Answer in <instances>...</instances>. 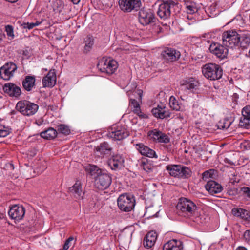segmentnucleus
I'll return each instance as SVG.
<instances>
[{"instance_id":"14","label":"nucleus","mask_w":250,"mask_h":250,"mask_svg":"<svg viewBox=\"0 0 250 250\" xmlns=\"http://www.w3.org/2000/svg\"><path fill=\"white\" fill-rule=\"evenodd\" d=\"M3 90L5 93L10 97L19 99L21 94V88L16 84L12 83H7L3 86Z\"/></svg>"},{"instance_id":"43","label":"nucleus","mask_w":250,"mask_h":250,"mask_svg":"<svg viewBox=\"0 0 250 250\" xmlns=\"http://www.w3.org/2000/svg\"><path fill=\"white\" fill-rule=\"evenodd\" d=\"M157 142L166 144L168 143L169 142V138L166 134L161 132Z\"/></svg>"},{"instance_id":"50","label":"nucleus","mask_w":250,"mask_h":250,"mask_svg":"<svg viewBox=\"0 0 250 250\" xmlns=\"http://www.w3.org/2000/svg\"><path fill=\"white\" fill-rule=\"evenodd\" d=\"M241 191L249 198H250V188L247 187H243L241 188Z\"/></svg>"},{"instance_id":"12","label":"nucleus","mask_w":250,"mask_h":250,"mask_svg":"<svg viewBox=\"0 0 250 250\" xmlns=\"http://www.w3.org/2000/svg\"><path fill=\"white\" fill-rule=\"evenodd\" d=\"M17 69V66L12 62L5 63L0 68V75L4 80H9L14 76V72Z\"/></svg>"},{"instance_id":"46","label":"nucleus","mask_w":250,"mask_h":250,"mask_svg":"<svg viewBox=\"0 0 250 250\" xmlns=\"http://www.w3.org/2000/svg\"><path fill=\"white\" fill-rule=\"evenodd\" d=\"M214 173L213 169H209V170L205 171L202 174V179L204 180H206L209 178L212 177Z\"/></svg>"},{"instance_id":"13","label":"nucleus","mask_w":250,"mask_h":250,"mask_svg":"<svg viewBox=\"0 0 250 250\" xmlns=\"http://www.w3.org/2000/svg\"><path fill=\"white\" fill-rule=\"evenodd\" d=\"M210 52L214 54L217 58L222 60L227 58L228 54L227 47L223 44H220L218 43H211L209 48Z\"/></svg>"},{"instance_id":"34","label":"nucleus","mask_w":250,"mask_h":250,"mask_svg":"<svg viewBox=\"0 0 250 250\" xmlns=\"http://www.w3.org/2000/svg\"><path fill=\"white\" fill-rule=\"evenodd\" d=\"M8 215L12 219L19 220L18 205H15L12 206L8 211Z\"/></svg>"},{"instance_id":"54","label":"nucleus","mask_w":250,"mask_h":250,"mask_svg":"<svg viewBox=\"0 0 250 250\" xmlns=\"http://www.w3.org/2000/svg\"><path fill=\"white\" fill-rule=\"evenodd\" d=\"M203 217L197 216L194 218H193V221L198 224H202L204 223V220L205 219V218L203 219Z\"/></svg>"},{"instance_id":"10","label":"nucleus","mask_w":250,"mask_h":250,"mask_svg":"<svg viewBox=\"0 0 250 250\" xmlns=\"http://www.w3.org/2000/svg\"><path fill=\"white\" fill-rule=\"evenodd\" d=\"M119 5L124 12H130L132 10L138 11L141 6L140 0H119Z\"/></svg>"},{"instance_id":"25","label":"nucleus","mask_w":250,"mask_h":250,"mask_svg":"<svg viewBox=\"0 0 250 250\" xmlns=\"http://www.w3.org/2000/svg\"><path fill=\"white\" fill-rule=\"evenodd\" d=\"M231 213L235 217L240 218L245 221L250 220V212L247 210L241 208H234L231 210Z\"/></svg>"},{"instance_id":"36","label":"nucleus","mask_w":250,"mask_h":250,"mask_svg":"<svg viewBox=\"0 0 250 250\" xmlns=\"http://www.w3.org/2000/svg\"><path fill=\"white\" fill-rule=\"evenodd\" d=\"M67 135L70 133L69 127L64 124H60L57 126V132Z\"/></svg>"},{"instance_id":"49","label":"nucleus","mask_w":250,"mask_h":250,"mask_svg":"<svg viewBox=\"0 0 250 250\" xmlns=\"http://www.w3.org/2000/svg\"><path fill=\"white\" fill-rule=\"evenodd\" d=\"M25 212V208L22 206H18V217L19 220H21L24 216Z\"/></svg>"},{"instance_id":"40","label":"nucleus","mask_w":250,"mask_h":250,"mask_svg":"<svg viewBox=\"0 0 250 250\" xmlns=\"http://www.w3.org/2000/svg\"><path fill=\"white\" fill-rule=\"evenodd\" d=\"M10 131L8 127L0 124V137H4L8 135Z\"/></svg>"},{"instance_id":"55","label":"nucleus","mask_w":250,"mask_h":250,"mask_svg":"<svg viewBox=\"0 0 250 250\" xmlns=\"http://www.w3.org/2000/svg\"><path fill=\"white\" fill-rule=\"evenodd\" d=\"M91 198L92 199V202L91 203V206H95L97 204V201L98 200L97 197L96 195H92L91 196Z\"/></svg>"},{"instance_id":"41","label":"nucleus","mask_w":250,"mask_h":250,"mask_svg":"<svg viewBox=\"0 0 250 250\" xmlns=\"http://www.w3.org/2000/svg\"><path fill=\"white\" fill-rule=\"evenodd\" d=\"M41 23V22H40L38 21H37L35 23L24 22L21 24V26L24 29L27 28V29H28L30 30V29L33 28L34 27H35L36 26L39 25Z\"/></svg>"},{"instance_id":"42","label":"nucleus","mask_w":250,"mask_h":250,"mask_svg":"<svg viewBox=\"0 0 250 250\" xmlns=\"http://www.w3.org/2000/svg\"><path fill=\"white\" fill-rule=\"evenodd\" d=\"M142 166L144 170L147 172L152 171L154 166L148 162H142Z\"/></svg>"},{"instance_id":"48","label":"nucleus","mask_w":250,"mask_h":250,"mask_svg":"<svg viewBox=\"0 0 250 250\" xmlns=\"http://www.w3.org/2000/svg\"><path fill=\"white\" fill-rule=\"evenodd\" d=\"M74 238L72 236L69 237L66 240L62 250H67L70 246L71 242L74 240Z\"/></svg>"},{"instance_id":"31","label":"nucleus","mask_w":250,"mask_h":250,"mask_svg":"<svg viewBox=\"0 0 250 250\" xmlns=\"http://www.w3.org/2000/svg\"><path fill=\"white\" fill-rule=\"evenodd\" d=\"M157 235H145L143 239V245L147 249L153 246L157 240Z\"/></svg>"},{"instance_id":"64","label":"nucleus","mask_w":250,"mask_h":250,"mask_svg":"<svg viewBox=\"0 0 250 250\" xmlns=\"http://www.w3.org/2000/svg\"><path fill=\"white\" fill-rule=\"evenodd\" d=\"M243 234H250V229L245 231Z\"/></svg>"},{"instance_id":"3","label":"nucleus","mask_w":250,"mask_h":250,"mask_svg":"<svg viewBox=\"0 0 250 250\" xmlns=\"http://www.w3.org/2000/svg\"><path fill=\"white\" fill-rule=\"evenodd\" d=\"M240 34L234 30H229L223 32L222 43L227 47L237 49L240 41Z\"/></svg>"},{"instance_id":"20","label":"nucleus","mask_w":250,"mask_h":250,"mask_svg":"<svg viewBox=\"0 0 250 250\" xmlns=\"http://www.w3.org/2000/svg\"><path fill=\"white\" fill-rule=\"evenodd\" d=\"M136 148L142 155L150 158H157L155 151L150 149L143 144L139 143L136 145Z\"/></svg>"},{"instance_id":"45","label":"nucleus","mask_w":250,"mask_h":250,"mask_svg":"<svg viewBox=\"0 0 250 250\" xmlns=\"http://www.w3.org/2000/svg\"><path fill=\"white\" fill-rule=\"evenodd\" d=\"M129 106L133 109V112L135 111V109L140 108L138 102L135 99H131L130 100Z\"/></svg>"},{"instance_id":"28","label":"nucleus","mask_w":250,"mask_h":250,"mask_svg":"<svg viewBox=\"0 0 250 250\" xmlns=\"http://www.w3.org/2000/svg\"><path fill=\"white\" fill-rule=\"evenodd\" d=\"M240 41L238 42L237 49L242 48L245 49L247 48L250 44V36L246 34H240Z\"/></svg>"},{"instance_id":"44","label":"nucleus","mask_w":250,"mask_h":250,"mask_svg":"<svg viewBox=\"0 0 250 250\" xmlns=\"http://www.w3.org/2000/svg\"><path fill=\"white\" fill-rule=\"evenodd\" d=\"M186 8L188 10V13L189 14L194 13L197 11L195 4L191 2H188L186 4Z\"/></svg>"},{"instance_id":"57","label":"nucleus","mask_w":250,"mask_h":250,"mask_svg":"<svg viewBox=\"0 0 250 250\" xmlns=\"http://www.w3.org/2000/svg\"><path fill=\"white\" fill-rule=\"evenodd\" d=\"M245 241L250 244V235H244Z\"/></svg>"},{"instance_id":"23","label":"nucleus","mask_w":250,"mask_h":250,"mask_svg":"<svg viewBox=\"0 0 250 250\" xmlns=\"http://www.w3.org/2000/svg\"><path fill=\"white\" fill-rule=\"evenodd\" d=\"M35 77L34 76H26L22 82V85L23 88L27 91L29 92L35 87Z\"/></svg>"},{"instance_id":"22","label":"nucleus","mask_w":250,"mask_h":250,"mask_svg":"<svg viewBox=\"0 0 250 250\" xmlns=\"http://www.w3.org/2000/svg\"><path fill=\"white\" fill-rule=\"evenodd\" d=\"M151 112L152 114L158 118L164 119L170 117V113L165 106L158 105L157 107L154 108Z\"/></svg>"},{"instance_id":"1","label":"nucleus","mask_w":250,"mask_h":250,"mask_svg":"<svg viewBox=\"0 0 250 250\" xmlns=\"http://www.w3.org/2000/svg\"><path fill=\"white\" fill-rule=\"evenodd\" d=\"M177 209L181 211L182 215L188 217L197 214V207L191 200L186 198H181L176 206Z\"/></svg>"},{"instance_id":"2","label":"nucleus","mask_w":250,"mask_h":250,"mask_svg":"<svg viewBox=\"0 0 250 250\" xmlns=\"http://www.w3.org/2000/svg\"><path fill=\"white\" fill-rule=\"evenodd\" d=\"M202 71L207 79L212 81L220 79L223 75L222 69L215 63L206 64L202 67Z\"/></svg>"},{"instance_id":"39","label":"nucleus","mask_w":250,"mask_h":250,"mask_svg":"<svg viewBox=\"0 0 250 250\" xmlns=\"http://www.w3.org/2000/svg\"><path fill=\"white\" fill-rule=\"evenodd\" d=\"M231 124L230 122L228 119H224L223 122L220 121L218 125V127L220 129H227L228 128Z\"/></svg>"},{"instance_id":"4","label":"nucleus","mask_w":250,"mask_h":250,"mask_svg":"<svg viewBox=\"0 0 250 250\" xmlns=\"http://www.w3.org/2000/svg\"><path fill=\"white\" fill-rule=\"evenodd\" d=\"M119 208L124 212H129L134 208L135 199L134 197L128 193H124L119 196L117 200Z\"/></svg>"},{"instance_id":"27","label":"nucleus","mask_w":250,"mask_h":250,"mask_svg":"<svg viewBox=\"0 0 250 250\" xmlns=\"http://www.w3.org/2000/svg\"><path fill=\"white\" fill-rule=\"evenodd\" d=\"M71 194H72L76 199H82V186L80 182L77 181L76 183L69 189Z\"/></svg>"},{"instance_id":"60","label":"nucleus","mask_w":250,"mask_h":250,"mask_svg":"<svg viewBox=\"0 0 250 250\" xmlns=\"http://www.w3.org/2000/svg\"><path fill=\"white\" fill-rule=\"evenodd\" d=\"M235 250H248L247 249L244 247L239 246L236 248Z\"/></svg>"},{"instance_id":"26","label":"nucleus","mask_w":250,"mask_h":250,"mask_svg":"<svg viewBox=\"0 0 250 250\" xmlns=\"http://www.w3.org/2000/svg\"><path fill=\"white\" fill-rule=\"evenodd\" d=\"M182 249L181 242L175 240L167 242L163 246V250H182Z\"/></svg>"},{"instance_id":"32","label":"nucleus","mask_w":250,"mask_h":250,"mask_svg":"<svg viewBox=\"0 0 250 250\" xmlns=\"http://www.w3.org/2000/svg\"><path fill=\"white\" fill-rule=\"evenodd\" d=\"M181 167V165H168L166 169L171 176L180 177Z\"/></svg>"},{"instance_id":"33","label":"nucleus","mask_w":250,"mask_h":250,"mask_svg":"<svg viewBox=\"0 0 250 250\" xmlns=\"http://www.w3.org/2000/svg\"><path fill=\"white\" fill-rule=\"evenodd\" d=\"M86 170L91 175L94 174L99 175L104 170L100 169L97 166L93 165H89L86 168Z\"/></svg>"},{"instance_id":"5","label":"nucleus","mask_w":250,"mask_h":250,"mask_svg":"<svg viewBox=\"0 0 250 250\" xmlns=\"http://www.w3.org/2000/svg\"><path fill=\"white\" fill-rule=\"evenodd\" d=\"M39 106L27 100L19 101L16 105V109L24 116H31L35 114L38 111Z\"/></svg>"},{"instance_id":"8","label":"nucleus","mask_w":250,"mask_h":250,"mask_svg":"<svg viewBox=\"0 0 250 250\" xmlns=\"http://www.w3.org/2000/svg\"><path fill=\"white\" fill-rule=\"evenodd\" d=\"M112 182L111 175L104 170L95 177V185L97 188L101 190L107 189Z\"/></svg>"},{"instance_id":"47","label":"nucleus","mask_w":250,"mask_h":250,"mask_svg":"<svg viewBox=\"0 0 250 250\" xmlns=\"http://www.w3.org/2000/svg\"><path fill=\"white\" fill-rule=\"evenodd\" d=\"M5 31L8 37L13 38L14 35L13 33V28L12 25H8L5 26Z\"/></svg>"},{"instance_id":"7","label":"nucleus","mask_w":250,"mask_h":250,"mask_svg":"<svg viewBox=\"0 0 250 250\" xmlns=\"http://www.w3.org/2000/svg\"><path fill=\"white\" fill-rule=\"evenodd\" d=\"M129 135V132L125 126L114 125L108 130L107 136L114 140H122L127 138Z\"/></svg>"},{"instance_id":"35","label":"nucleus","mask_w":250,"mask_h":250,"mask_svg":"<svg viewBox=\"0 0 250 250\" xmlns=\"http://www.w3.org/2000/svg\"><path fill=\"white\" fill-rule=\"evenodd\" d=\"M191 170L186 166L181 167L180 177L188 178L191 176Z\"/></svg>"},{"instance_id":"38","label":"nucleus","mask_w":250,"mask_h":250,"mask_svg":"<svg viewBox=\"0 0 250 250\" xmlns=\"http://www.w3.org/2000/svg\"><path fill=\"white\" fill-rule=\"evenodd\" d=\"M169 104L170 107L173 110L178 111L180 109V105L179 104V102L173 96L170 97Z\"/></svg>"},{"instance_id":"51","label":"nucleus","mask_w":250,"mask_h":250,"mask_svg":"<svg viewBox=\"0 0 250 250\" xmlns=\"http://www.w3.org/2000/svg\"><path fill=\"white\" fill-rule=\"evenodd\" d=\"M240 147L245 150L250 149V142L249 141H245L241 143Z\"/></svg>"},{"instance_id":"59","label":"nucleus","mask_w":250,"mask_h":250,"mask_svg":"<svg viewBox=\"0 0 250 250\" xmlns=\"http://www.w3.org/2000/svg\"><path fill=\"white\" fill-rule=\"evenodd\" d=\"M143 91L141 90H138V94L139 96V99L141 100L142 97Z\"/></svg>"},{"instance_id":"58","label":"nucleus","mask_w":250,"mask_h":250,"mask_svg":"<svg viewBox=\"0 0 250 250\" xmlns=\"http://www.w3.org/2000/svg\"><path fill=\"white\" fill-rule=\"evenodd\" d=\"M43 123V120L42 119H41V120L37 121L36 123L38 125H42Z\"/></svg>"},{"instance_id":"19","label":"nucleus","mask_w":250,"mask_h":250,"mask_svg":"<svg viewBox=\"0 0 250 250\" xmlns=\"http://www.w3.org/2000/svg\"><path fill=\"white\" fill-rule=\"evenodd\" d=\"M43 87H52L56 83V76L54 70H50L47 74L43 77L42 81Z\"/></svg>"},{"instance_id":"37","label":"nucleus","mask_w":250,"mask_h":250,"mask_svg":"<svg viewBox=\"0 0 250 250\" xmlns=\"http://www.w3.org/2000/svg\"><path fill=\"white\" fill-rule=\"evenodd\" d=\"M161 131L157 129H153L150 130L147 133V135L150 139H152L153 141H157L159 135L161 134Z\"/></svg>"},{"instance_id":"18","label":"nucleus","mask_w":250,"mask_h":250,"mask_svg":"<svg viewBox=\"0 0 250 250\" xmlns=\"http://www.w3.org/2000/svg\"><path fill=\"white\" fill-rule=\"evenodd\" d=\"M242 116L241 117L239 125L246 128L250 127V106H247L242 110Z\"/></svg>"},{"instance_id":"17","label":"nucleus","mask_w":250,"mask_h":250,"mask_svg":"<svg viewBox=\"0 0 250 250\" xmlns=\"http://www.w3.org/2000/svg\"><path fill=\"white\" fill-rule=\"evenodd\" d=\"M124 158L120 155H115L108 160V165L112 170L121 169L124 166Z\"/></svg>"},{"instance_id":"56","label":"nucleus","mask_w":250,"mask_h":250,"mask_svg":"<svg viewBox=\"0 0 250 250\" xmlns=\"http://www.w3.org/2000/svg\"><path fill=\"white\" fill-rule=\"evenodd\" d=\"M56 4L57 5V7L58 8H60L59 11V12H60L61 11V9L63 6V2L62 0H56Z\"/></svg>"},{"instance_id":"62","label":"nucleus","mask_w":250,"mask_h":250,"mask_svg":"<svg viewBox=\"0 0 250 250\" xmlns=\"http://www.w3.org/2000/svg\"><path fill=\"white\" fill-rule=\"evenodd\" d=\"M74 4H77L79 3L80 0H70Z\"/></svg>"},{"instance_id":"11","label":"nucleus","mask_w":250,"mask_h":250,"mask_svg":"<svg viewBox=\"0 0 250 250\" xmlns=\"http://www.w3.org/2000/svg\"><path fill=\"white\" fill-rule=\"evenodd\" d=\"M139 22L144 26L155 23L157 18L154 14L150 10H145L142 9L139 12Z\"/></svg>"},{"instance_id":"53","label":"nucleus","mask_w":250,"mask_h":250,"mask_svg":"<svg viewBox=\"0 0 250 250\" xmlns=\"http://www.w3.org/2000/svg\"><path fill=\"white\" fill-rule=\"evenodd\" d=\"M135 230L134 227L132 226H129L124 229L125 233L132 234Z\"/></svg>"},{"instance_id":"61","label":"nucleus","mask_w":250,"mask_h":250,"mask_svg":"<svg viewBox=\"0 0 250 250\" xmlns=\"http://www.w3.org/2000/svg\"><path fill=\"white\" fill-rule=\"evenodd\" d=\"M31 228H28V227H26V229H25L24 230V232H25V233H29V232H30L31 231Z\"/></svg>"},{"instance_id":"16","label":"nucleus","mask_w":250,"mask_h":250,"mask_svg":"<svg viewBox=\"0 0 250 250\" xmlns=\"http://www.w3.org/2000/svg\"><path fill=\"white\" fill-rule=\"evenodd\" d=\"M111 150L110 145L106 142L100 144L94 149L96 155L101 158L110 155Z\"/></svg>"},{"instance_id":"21","label":"nucleus","mask_w":250,"mask_h":250,"mask_svg":"<svg viewBox=\"0 0 250 250\" xmlns=\"http://www.w3.org/2000/svg\"><path fill=\"white\" fill-rule=\"evenodd\" d=\"M205 188L211 194L219 193L223 190L222 186L216 182L212 180L209 181L205 185Z\"/></svg>"},{"instance_id":"6","label":"nucleus","mask_w":250,"mask_h":250,"mask_svg":"<svg viewBox=\"0 0 250 250\" xmlns=\"http://www.w3.org/2000/svg\"><path fill=\"white\" fill-rule=\"evenodd\" d=\"M161 3L159 5L157 12L158 16L164 20L169 18L171 9L177 5V3L173 0H160Z\"/></svg>"},{"instance_id":"29","label":"nucleus","mask_w":250,"mask_h":250,"mask_svg":"<svg viewBox=\"0 0 250 250\" xmlns=\"http://www.w3.org/2000/svg\"><path fill=\"white\" fill-rule=\"evenodd\" d=\"M57 135V131L52 127H49L47 129L40 133V136L47 140L54 139Z\"/></svg>"},{"instance_id":"52","label":"nucleus","mask_w":250,"mask_h":250,"mask_svg":"<svg viewBox=\"0 0 250 250\" xmlns=\"http://www.w3.org/2000/svg\"><path fill=\"white\" fill-rule=\"evenodd\" d=\"M134 113L136 114L141 119L146 118L147 117V116L146 114H144L141 111L140 108L135 109V111H134Z\"/></svg>"},{"instance_id":"63","label":"nucleus","mask_w":250,"mask_h":250,"mask_svg":"<svg viewBox=\"0 0 250 250\" xmlns=\"http://www.w3.org/2000/svg\"><path fill=\"white\" fill-rule=\"evenodd\" d=\"M6 1H8L10 3H15L17 2L18 0H5Z\"/></svg>"},{"instance_id":"30","label":"nucleus","mask_w":250,"mask_h":250,"mask_svg":"<svg viewBox=\"0 0 250 250\" xmlns=\"http://www.w3.org/2000/svg\"><path fill=\"white\" fill-rule=\"evenodd\" d=\"M94 40L92 36H87L84 39L83 43H84V46L83 52L85 54L88 53L92 48L94 44Z\"/></svg>"},{"instance_id":"15","label":"nucleus","mask_w":250,"mask_h":250,"mask_svg":"<svg viewBox=\"0 0 250 250\" xmlns=\"http://www.w3.org/2000/svg\"><path fill=\"white\" fill-rule=\"evenodd\" d=\"M161 55L166 61L174 62L180 58V53L173 49L167 48L162 52Z\"/></svg>"},{"instance_id":"24","label":"nucleus","mask_w":250,"mask_h":250,"mask_svg":"<svg viewBox=\"0 0 250 250\" xmlns=\"http://www.w3.org/2000/svg\"><path fill=\"white\" fill-rule=\"evenodd\" d=\"M180 85L185 89H195L199 84L197 81L193 78H188L180 81Z\"/></svg>"},{"instance_id":"9","label":"nucleus","mask_w":250,"mask_h":250,"mask_svg":"<svg viewBox=\"0 0 250 250\" xmlns=\"http://www.w3.org/2000/svg\"><path fill=\"white\" fill-rule=\"evenodd\" d=\"M97 67L101 72L112 74L118 68V63L114 60L103 58L98 62Z\"/></svg>"}]
</instances>
